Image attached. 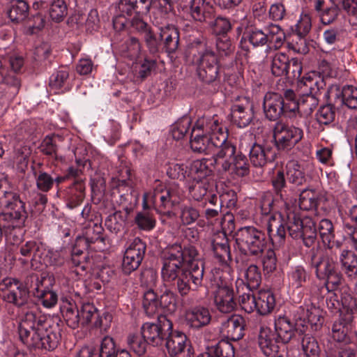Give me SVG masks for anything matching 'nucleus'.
Here are the masks:
<instances>
[{"label": "nucleus", "mask_w": 357, "mask_h": 357, "mask_svg": "<svg viewBox=\"0 0 357 357\" xmlns=\"http://www.w3.org/2000/svg\"><path fill=\"white\" fill-rule=\"evenodd\" d=\"M62 301L61 307L67 325L73 329L78 328L81 324V319L79 311L75 303L72 299L68 298L63 299Z\"/></svg>", "instance_id": "nucleus-36"}, {"label": "nucleus", "mask_w": 357, "mask_h": 357, "mask_svg": "<svg viewBox=\"0 0 357 357\" xmlns=\"http://www.w3.org/2000/svg\"><path fill=\"white\" fill-rule=\"evenodd\" d=\"M326 98H341L342 102L350 109H357V88L346 85L342 89L337 85H331L324 94Z\"/></svg>", "instance_id": "nucleus-22"}, {"label": "nucleus", "mask_w": 357, "mask_h": 357, "mask_svg": "<svg viewBox=\"0 0 357 357\" xmlns=\"http://www.w3.org/2000/svg\"><path fill=\"white\" fill-rule=\"evenodd\" d=\"M343 310L340 314L341 319L351 324L357 317V301L351 295H344L342 298Z\"/></svg>", "instance_id": "nucleus-48"}, {"label": "nucleus", "mask_w": 357, "mask_h": 357, "mask_svg": "<svg viewBox=\"0 0 357 357\" xmlns=\"http://www.w3.org/2000/svg\"><path fill=\"white\" fill-rule=\"evenodd\" d=\"M84 183L81 181H76L70 189L67 206L70 208H74L79 206L84 198Z\"/></svg>", "instance_id": "nucleus-51"}, {"label": "nucleus", "mask_w": 357, "mask_h": 357, "mask_svg": "<svg viewBox=\"0 0 357 357\" xmlns=\"http://www.w3.org/2000/svg\"><path fill=\"white\" fill-rule=\"evenodd\" d=\"M185 320L190 328L200 329L211 322V314L207 307L198 305L185 311Z\"/></svg>", "instance_id": "nucleus-23"}, {"label": "nucleus", "mask_w": 357, "mask_h": 357, "mask_svg": "<svg viewBox=\"0 0 357 357\" xmlns=\"http://www.w3.org/2000/svg\"><path fill=\"white\" fill-rule=\"evenodd\" d=\"M172 330V321L162 316L158 318L156 324L149 322L144 324L142 326V334L149 343L157 346L167 339Z\"/></svg>", "instance_id": "nucleus-15"}, {"label": "nucleus", "mask_w": 357, "mask_h": 357, "mask_svg": "<svg viewBox=\"0 0 357 357\" xmlns=\"http://www.w3.org/2000/svg\"><path fill=\"white\" fill-rule=\"evenodd\" d=\"M245 319L240 315H232L222 323L220 331L227 339L238 341L244 335Z\"/></svg>", "instance_id": "nucleus-24"}, {"label": "nucleus", "mask_w": 357, "mask_h": 357, "mask_svg": "<svg viewBox=\"0 0 357 357\" xmlns=\"http://www.w3.org/2000/svg\"><path fill=\"white\" fill-rule=\"evenodd\" d=\"M211 247L215 257L220 262L227 264L231 260L228 240L224 234L216 235L213 238Z\"/></svg>", "instance_id": "nucleus-37"}, {"label": "nucleus", "mask_w": 357, "mask_h": 357, "mask_svg": "<svg viewBox=\"0 0 357 357\" xmlns=\"http://www.w3.org/2000/svg\"><path fill=\"white\" fill-rule=\"evenodd\" d=\"M229 166L220 171L215 164V158H203L193 161L188 169V180L202 181L208 180V177L211 175L213 171L218 174L228 173L233 177H243L249 172V163L246 156L243 154H238V157L228 159Z\"/></svg>", "instance_id": "nucleus-4"}, {"label": "nucleus", "mask_w": 357, "mask_h": 357, "mask_svg": "<svg viewBox=\"0 0 357 357\" xmlns=\"http://www.w3.org/2000/svg\"><path fill=\"white\" fill-rule=\"evenodd\" d=\"M49 14L51 19L60 22L63 20L68 14V6L64 0H53L50 3Z\"/></svg>", "instance_id": "nucleus-55"}, {"label": "nucleus", "mask_w": 357, "mask_h": 357, "mask_svg": "<svg viewBox=\"0 0 357 357\" xmlns=\"http://www.w3.org/2000/svg\"><path fill=\"white\" fill-rule=\"evenodd\" d=\"M270 328L261 326L258 336V343L262 352L268 357H284V345L276 338Z\"/></svg>", "instance_id": "nucleus-17"}, {"label": "nucleus", "mask_w": 357, "mask_h": 357, "mask_svg": "<svg viewBox=\"0 0 357 357\" xmlns=\"http://www.w3.org/2000/svg\"><path fill=\"white\" fill-rule=\"evenodd\" d=\"M249 43L254 47H262L268 44L266 26L264 29L255 27L248 29L243 34L241 43Z\"/></svg>", "instance_id": "nucleus-38"}, {"label": "nucleus", "mask_w": 357, "mask_h": 357, "mask_svg": "<svg viewBox=\"0 0 357 357\" xmlns=\"http://www.w3.org/2000/svg\"><path fill=\"white\" fill-rule=\"evenodd\" d=\"M318 194L313 190H304L299 197L298 206L303 211L315 209L318 205Z\"/></svg>", "instance_id": "nucleus-53"}, {"label": "nucleus", "mask_w": 357, "mask_h": 357, "mask_svg": "<svg viewBox=\"0 0 357 357\" xmlns=\"http://www.w3.org/2000/svg\"><path fill=\"white\" fill-rule=\"evenodd\" d=\"M230 276L227 272L220 271H216L211 278L214 303L217 309L222 313H230L236 307L234 291L230 287Z\"/></svg>", "instance_id": "nucleus-9"}, {"label": "nucleus", "mask_w": 357, "mask_h": 357, "mask_svg": "<svg viewBox=\"0 0 357 357\" xmlns=\"http://www.w3.org/2000/svg\"><path fill=\"white\" fill-rule=\"evenodd\" d=\"M36 285L35 296L41 300L43 306L47 308L54 306L58 300L56 294L52 290L43 288L42 282L38 279H37Z\"/></svg>", "instance_id": "nucleus-47"}, {"label": "nucleus", "mask_w": 357, "mask_h": 357, "mask_svg": "<svg viewBox=\"0 0 357 357\" xmlns=\"http://www.w3.org/2000/svg\"><path fill=\"white\" fill-rule=\"evenodd\" d=\"M0 206L8 210V212L0 214L1 243L3 231L7 233L8 231L24 227L28 213L25 202L17 192L6 189L5 181H0Z\"/></svg>", "instance_id": "nucleus-3"}, {"label": "nucleus", "mask_w": 357, "mask_h": 357, "mask_svg": "<svg viewBox=\"0 0 357 357\" xmlns=\"http://www.w3.org/2000/svg\"><path fill=\"white\" fill-rule=\"evenodd\" d=\"M7 14L12 22H22L29 15V6L24 0H13L8 7Z\"/></svg>", "instance_id": "nucleus-39"}, {"label": "nucleus", "mask_w": 357, "mask_h": 357, "mask_svg": "<svg viewBox=\"0 0 357 357\" xmlns=\"http://www.w3.org/2000/svg\"><path fill=\"white\" fill-rule=\"evenodd\" d=\"M275 152L271 145L254 144L250 151V159L255 167H264L273 160Z\"/></svg>", "instance_id": "nucleus-25"}, {"label": "nucleus", "mask_w": 357, "mask_h": 357, "mask_svg": "<svg viewBox=\"0 0 357 357\" xmlns=\"http://www.w3.org/2000/svg\"><path fill=\"white\" fill-rule=\"evenodd\" d=\"M289 59L287 54L278 52L272 57L271 73L275 76L280 77L289 74Z\"/></svg>", "instance_id": "nucleus-45"}, {"label": "nucleus", "mask_w": 357, "mask_h": 357, "mask_svg": "<svg viewBox=\"0 0 357 357\" xmlns=\"http://www.w3.org/2000/svg\"><path fill=\"white\" fill-rule=\"evenodd\" d=\"M146 245L140 238H135L126 249L122 261V271L130 274L140 266L145 255Z\"/></svg>", "instance_id": "nucleus-16"}, {"label": "nucleus", "mask_w": 357, "mask_h": 357, "mask_svg": "<svg viewBox=\"0 0 357 357\" xmlns=\"http://www.w3.org/2000/svg\"><path fill=\"white\" fill-rule=\"evenodd\" d=\"M212 354L217 357H234V346L226 340H221L214 346L208 347Z\"/></svg>", "instance_id": "nucleus-64"}, {"label": "nucleus", "mask_w": 357, "mask_h": 357, "mask_svg": "<svg viewBox=\"0 0 357 357\" xmlns=\"http://www.w3.org/2000/svg\"><path fill=\"white\" fill-rule=\"evenodd\" d=\"M295 326L294 322L285 316H279L275 321V333L284 345L294 335Z\"/></svg>", "instance_id": "nucleus-32"}, {"label": "nucleus", "mask_w": 357, "mask_h": 357, "mask_svg": "<svg viewBox=\"0 0 357 357\" xmlns=\"http://www.w3.org/2000/svg\"><path fill=\"white\" fill-rule=\"evenodd\" d=\"M317 229L323 243L329 248H333L335 234L332 222L328 219H322L318 225Z\"/></svg>", "instance_id": "nucleus-50"}, {"label": "nucleus", "mask_w": 357, "mask_h": 357, "mask_svg": "<svg viewBox=\"0 0 357 357\" xmlns=\"http://www.w3.org/2000/svg\"><path fill=\"white\" fill-rule=\"evenodd\" d=\"M286 227L284 222L276 218V215L268 218L267 231L272 243L275 246H280L284 241L286 236Z\"/></svg>", "instance_id": "nucleus-31"}, {"label": "nucleus", "mask_w": 357, "mask_h": 357, "mask_svg": "<svg viewBox=\"0 0 357 357\" xmlns=\"http://www.w3.org/2000/svg\"><path fill=\"white\" fill-rule=\"evenodd\" d=\"M199 217V211L190 205H182L179 211V220L182 225H190L195 222Z\"/></svg>", "instance_id": "nucleus-57"}, {"label": "nucleus", "mask_w": 357, "mask_h": 357, "mask_svg": "<svg viewBox=\"0 0 357 357\" xmlns=\"http://www.w3.org/2000/svg\"><path fill=\"white\" fill-rule=\"evenodd\" d=\"M127 342L130 349L139 356L145 353L149 343L142 334L129 335Z\"/></svg>", "instance_id": "nucleus-62"}, {"label": "nucleus", "mask_w": 357, "mask_h": 357, "mask_svg": "<svg viewBox=\"0 0 357 357\" xmlns=\"http://www.w3.org/2000/svg\"><path fill=\"white\" fill-rule=\"evenodd\" d=\"M302 128L278 121L273 129V138L276 148L280 151H290L303 138Z\"/></svg>", "instance_id": "nucleus-12"}, {"label": "nucleus", "mask_w": 357, "mask_h": 357, "mask_svg": "<svg viewBox=\"0 0 357 357\" xmlns=\"http://www.w3.org/2000/svg\"><path fill=\"white\" fill-rule=\"evenodd\" d=\"M254 106L249 98L242 97L231 107V120L239 128L247 127L253 120Z\"/></svg>", "instance_id": "nucleus-19"}, {"label": "nucleus", "mask_w": 357, "mask_h": 357, "mask_svg": "<svg viewBox=\"0 0 357 357\" xmlns=\"http://www.w3.org/2000/svg\"><path fill=\"white\" fill-rule=\"evenodd\" d=\"M191 125L190 119L183 116L178 120L172 127V135L174 139L179 140L182 139L188 131Z\"/></svg>", "instance_id": "nucleus-63"}, {"label": "nucleus", "mask_w": 357, "mask_h": 357, "mask_svg": "<svg viewBox=\"0 0 357 357\" xmlns=\"http://www.w3.org/2000/svg\"><path fill=\"white\" fill-rule=\"evenodd\" d=\"M350 324V323L346 322L341 318L335 321L331 328L332 337L334 340L339 342H349L350 339L348 335V333Z\"/></svg>", "instance_id": "nucleus-49"}, {"label": "nucleus", "mask_w": 357, "mask_h": 357, "mask_svg": "<svg viewBox=\"0 0 357 357\" xmlns=\"http://www.w3.org/2000/svg\"><path fill=\"white\" fill-rule=\"evenodd\" d=\"M143 307L149 316L155 314L159 310L158 295L153 289H147L144 294Z\"/></svg>", "instance_id": "nucleus-56"}, {"label": "nucleus", "mask_w": 357, "mask_h": 357, "mask_svg": "<svg viewBox=\"0 0 357 357\" xmlns=\"http://www.w3.org/2000/svg\"><path fill=\"white\" fill-rule=\"evenodd\" d=\"M187 268H184L185 271L190 276L192 285L195 288L202 286L204 268V262L202 260H195L188 263Z\"/></svg>", "instance_id": "nucleus-46"}, {"label": "nucleus", "mask_w": 357, "mask_h": 357, "mask_svg": "<svg viewBox=\"0 0 357 357\" xmlns=\"http://www.w3.org/2000/svg\"><path fill=\"white\" fill-rule=\"evenodd\" d=\"M64 262V259L61 253L56 250L46 249L43 245V250L40 258L38 260L36 266H38V269H43V266H59Z\"/></svg>", "instance_id": "nucleus-43"}, {"label": "nucleus", "mask_w": 357, "mask_h": 357, "mask_svg": "<svg viewBox=\"0 0 357 357\" xmlns=\"http://www.w3.org/2000/svg\"><path fill=\"white\" fill-rule=\"evenodd\" d=\"M303 227L302 229V238L305 245L310 247L317 237V227L310 218L303 219Z\"/></svg>", "instance_id": "nucleus-61"}, {"label": "nucleus", "mask_w": 357, "mask_h": 357, "mask_svg": "<svg viewBox=\"0 0 357 357\" xmlns=\"http://www.w3.org/2000/svg\"><path fill=\"white\" fill-rule=\"evenodd\" d=\"M0 298L20 307L27 303L29 291L20 280L7 278L0 282Z\"/></svg>", "instance_id": "nucleus-14"}, {"label": "nucleus", "mask_w": 357, "mask_h": 357, "mask_svg": "<svg viewBox=\"0 0 357 357\" xmlns=\"http://www.w3.org/2000/svg\"><path fill=\"white\" fill-rule=\"evenodd\" d=\"M296 209V206H290L288 204L282 206L279 209L273 211L278 215V217L284 222L289 236L293 238H298L302 236L303 227V220H301L297 215Z\"/></svg>", "instance_id": "nucleus-18"}, {"label": "nucleus", "mask_w": 357, "mask_h": 357, "mask_svg": "<svg viewBox=\"0 0 357 357\" xmlns=\"http://www.w3.org/2000/svg\"><path fill=\"white\" fill-rule=\"evenodd\" d=\"M174 252H176V256L171 254L166 259V262H162L161 275L165 282H174L176 290L183 296L187 295L191 290L195 291L198 288L194 287L190 276L180 266V253L177 250Z\"/></svg>", "instance_id": "nucleus-8"}, {"label": "nucleus", "mask_w": 357, "mask_h": 357, "mask_svg": "<svg viewBox=\"0 0 357 357\" xmlns=\"http://www.w3.org/2000/svg\"><path fill=\"white\" fill-rule=\"evenodd\" d=\"M160 31V29H159ZM149 51L152 54H155L162 50V38H160V31L155 33L151 29L143 36Z\"/></svg>", "instance_id": "nucleus-59"}, {"label": "nucleus", "mask_w": 357, "mask_h": 357, "mask_svg": "<svg viewBox=\"0 0 357 357\" xmlns=\"http://www.w3.org/2000/svg\"><path fill=\"white\" fill-rule=\"evenodd\" d=\"M255 310L261 315L271 313L275 306V298L270 290H260L256 294Z\"/></svg>", "instance_id": "nucleus-35"}, {"label": "nucleus", "mask_w": 357, "mask_h": 357, "mask_svg": "<svg viewBox=\"0 0 357 357\" xmlns=\"http://www.w3.org/2000/svg\"><path fill=\"white\" fill-rule=\"evenodd\" d=\"M190 54L192 62L197 66V74L204 82H214L219 75L217 54L205 38H197L191 43Z\"/></svg>", "instance_id": "nucleus-5"}, {"label": "nucleus", "mask_w": 357, "mask_h": 357, "mask_svg": "<svg viewBox=\"0 0 357 357\" xmlns=\"http://www.w3.org/2000/svg\"><path fill=\"white\" fill-rule=\"evenodd\" d=\"M288 181L295 185H299L305 181V175L302 167L297 161L291 160L286 165Z\"/></svg>", "instance_id": "nucleus-52"}, {"label": "nucleus", "mask_w": 357, "mask_h": 357, "mask_svg": "<svg viewBox=\"0 0 357 357\" xmlns=\"http://www.w3.org/2000/svg\"><path fill=\"white\" fill-rule=\"evenodd\" d=\"M301 347L306 357H319L321 349L314 337L305 334L301 339Z\"/></svg>", "instance_id": "nucleus-54"}, {"label": "nucleus", "mask_w": 357, "mask_h": 357, "mask_svg": "<svg viewBox=\"0 0 357 357\" xmlns=\"http://www.w3.org/2000/svg\"><path fill=\"white\" fill-rule=\"evenodd\" d=\"M341 268L349 280L357 279V255L351 250H342L339 256Z\"/></svg>", "instance_id": "nucleus-30"}, {"label": "nucleus", "mask_w": 357, "mask_h": 357, "mask_svg": "<svg viewBox=\"0 0 357 357\" xmlns=\"http://www.w3.org/2000/svg\"><path fill=\"white\" fill-rule=\"evenodd\" d=\"M310 274L301 265L292 266L287 273L289 286L299 289L310 279Z\"/></svg>", "instance_id": "nucleus-41"}, {"label": "nucleus", "mask_w": 357, "mask_h": 357, "mask_svg": "<svg viewBox=\"0 0 357 357\" xmlns=\"http://www.w3.org/2000/svg\"><path fill=\"white\" fill-rule=\"evenodd\" d=\"M320 96L312 93H303L296 103L298 110L302 109L307 114L311 113L318 105Z\"/></svg>", "instance_id": "nucleus-60"}, {"label": "nucleus", "mask_w": 357, "mask_h": 357, "mask_svg": "<svg viewBox=\"0 0 357 357\" xmlns=\"http://www.w3.org/2000/svg\"><path fill=\"white\" fill-rule=\"evenodd\" d=\"M81 319V325H87L91 323L95 327H99L107 330L111 321V315L105 314L100 317L97 308L91 303H87L82 305L79 310Z\"/></svg>", "instance_id": "nucleus-21"}, {"label": "nucleus", "mask_w": 357, "mask_h": 357, "mask_svg": "<svg viewBox=\"0 0 357 357\" xmlns=\"http://www.w3.org/2000/svg\"><path fill=\"white\" fill-rule=\"evenodd\" d=\"M61 329L58 324L47 320L33 312H26L21 318L18 333L28 348L54 350L59 345Z\"/></svg>", "instance_id": "nucleus-2"}, {"label": "nucleus", "mask_w": 357, "mask_h": 357, "mask_svg": "<svg viewBox=\"0 0 357 357\" xmlns=\"http://www.w3.org/2000/svg\"><path fill=\"white\" fill-rule=\"evenodd\" d=\"M314 266L317 278L325 280L324 284L328 291L337 289L342 284V275L332 257L328 255L324 256L314 262Z\"/></svg>", "instance_id": "nucleus-13"}, {"label": "nucleus", "mask_w": 357, "mask_h": 357, "mask_svg": "<svg viewBox=\"0 0 357 357\" xmlns=\"http://www.w3.org/2000/svg\"><path fill=\"white\" fill-rule=\"evenodd\" d=\"M31 172L38 190L47 192L53 188V176L43 169L41 163L38 162L31 165Z\"/></svg>", "instance_id": "nucleus-34"}, {"label": "nucleus", "mask_w": 357, "mask_h": 357, "mask_svg": "<svg viewBox=\"0 0 357 357\" xmlns=\"http://www.w3.org/2000/svg\"><path fill=\"white\" fill-rule=\"evenodd\" d=\"M162 38V50L167 54L174 53L178 48L179 33L177 29L172 25L160 27Z\"/></svg>", "instance_id": "nucleus-27"}, {"label": "nucleus", "mask_w": 357, "mask_h": 357, "mask_svg": "<svg viewBox=\"0 0 357 357\" xmlns=\"http://www.w3.org/2000/svg\"><path fill=\"white\" fill-rule=\"evenodd\" d=\"M236 288L242 309L248 313L253 312L256 307V295L252 293L253 289L246 287L243 279L236 280Z\"/></svg>", "instance_id": "nucleus-26"}, {"label": "nucleus", "mask_w": 357, "mask_h": 357, "mask_svg": "<svg viewBox=\"0 0 357 357\" xmlns=\"http://www.w3.org/2000/svg\"><path fill=\"white\" fill-rule=\"evenodd\" d=\"M243 277L245 279V284L249 288L256 289L261 282V273L258 267L255 265H250L243 271Z\"/></svg>", "instance_id": "nucleus-58"}, {"label": "nucleus", "mask_w": 357, "mask_h": 357, "mask_svg": "<svg viewBox=\"0 0 357 357\" xmlns=\"http://www.w3.org/2000/svg\"><path fill=\"white\" fill-rule=\"evenodd\" d=\"M152 0H121L119 10L123 15H146L149 13Z\"/></svg>", "instance_id": "nucleus-28"}, {"label": "nucleus", "mask_w": 357, "mask_h": 357, "mask_svg": "<svg viewBox=\"0 0 357 357\" xmlns=\"http://www.w3.org/2000/svg\"><path fill=\"white\" fill-rule=\"evenodd\" d=\"M236 243L241 250L255 256L263 253L266 245L265 234L250 226L241 227L238 230Z\"/></svg>", "instance_id": "nucleus-11"}, {"label": "nucleus", "mask_w": 357, "mask_h": 357, "mask_svg": "<svg viewBox=\"0 0 357 357\" xmlns=\"http://www.w3.org/2000/svg\"><path fill=\"white\" fill-rule=\"evenodd\" d=\"M182 191L178 185L168 187L157 183L153 190L143 195L142 206L144 209L153 207L161 215L174 218L176 215L172 208L181 201Z\"/></svg>", "instance_id": "nucleus-6"}, {"label": "nucleus", "mask_w": 357, "mask_h": 357, "mask_svg": "<svg viewBox=\"0 0 357 357\" xmlns=\"http://www.w3.org/2000/svg\"><path fill=\"white\" fill-rule=\"evenodd\" d=\"M43 250V244L34 241H27L20 248V253L25 257L30 259L31 264L33 268H38L36 266L40 255Z\"/></svg>", "instance_id": "nucleus-40"}, {"label": "nucleus", "mask_w": 357, "mask_h": 357, "mask_svg": "<svg viewBox=\"0 0 357 357\" xmlns=\"http://www.w3.org/2000/svg\"><path fill=\"white\" fill-rule=\"evenodd\" d=\"M166 340V348L171 357H193L192 348L183 333L172 331Z\"/></svg>", "instance_id": "nucleus-20"}, {"label": "nucleus", "mask_w": 357, "mask_h": 357, "mask_svg": "<svg viewBox=\"0 0 357 357\" xmlns=\"http://www.w3.org/2000/svg\"><path fill=\"white\" fill-rule=\"evenodd\" d=\"M176 250L180 253L181 257H179V261L180 266L181 267L183 262H186L188 264L192 262V261L199 260L197 250L194 246L189 245L183 249L181 245L174 244L168 246L164 250L162 254V262H166V259L168 258L169 255L171 254H174V256H176V252H174V251Z\"/></svg>", "instance_id": "nucleus-29"}, {"label": "nucleus", "mask_w": 357, "mask_h": 357, "mask_svg": "<svg viewBox=\"0 0 357 357\" xmlns=\"http://www.w3.org/2000/svg\"><path fill=\"white\" fill-rule=\"evenodd\" d=\"M190 143L194 152L212 155L220 171L229 166L228 159L243 154L228 139L226 128L214 117H202L197 121L191 132Z\"/></svg>", "instance_id": "nucleus-1"}, {"label": "nucleus", "mask_w": 357, "mask_h": 357, "mask_svg": "<svg viewBox=\"0 0 357 357\" xmlns=\"http://www.w3.org/2000/svg\"><path fill=\"white\" fill-rule=\"evenodd\" d=\"M186 186L188 189L189 195L195 201L199 202L206 200V197L208 193V180L187 181Z\"/></svg>", "instance_id": "nucleus-42"}, {"label": "nucleus", "mask_w": 357, "mask_h": 357, "mask_svg": "<svg viewBox=\"0 0 357 357\" xmlns=\"http://www.w3.org/2000/svg\"><path fill=\"white\" fill-rule=\"evenodd\" d=\"M271 183L275 192V197L267 192L262 195L260 200L261 213L268 215L272 211L279 209L282 206L289 204L284 197L286 180L282 169H277L271 178Z\"/></svg>", "instance_id": "nucleus-10"}, {"label": "nucleus", "mask_w": 357, "mask_h": 357, "mask_svg": "<svg viewBox=\"0 0 357 357\" xmlns=\"http://www.w3.org/2000/svg\"><path fill=\"white\" fill-rule=\"evenodd\" d=\"M264 112L270 121L278 119L281 115L291 118L298 111L296 94L291 89H287L284 96L277 93H267L264 98Z\"/></svg>", "instance_id": "nucleus-7"}, {"label": "nucleus", "mask_w": 357, "mask_h": 357, "mask_svg": "<svg viewBox=\"0 0 357 357\" xmlns=\"http://www.w3.org/2000/svg\"><path fill=\"white\" fill-rule=\"evenodd\" d=\"M268 44L277 50L281 47L285 40V33L282 28L277 24H270L266 26Z\"/></svg>", "instance_id": "nucleus-44"}, {"label": "nucleus", "mask_w": 357, "mask_h": 357, "mask_svg": "<svg viewBox=\"0 0 357 357\" xmlns=\"http://www.w3.org/2000/svg\"><path fill=\"white\" fill-rule=\"evenodd\" d=\"M299 86L303 93H312L318 96L323 94L324 98H326L324 94L328 91V89H325L326 83L324 79L314 75L304 77L300 82Z\"/></svg>", "instance_id": "nucleus-33"}]
</instances>
